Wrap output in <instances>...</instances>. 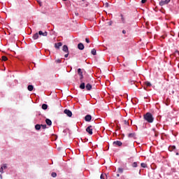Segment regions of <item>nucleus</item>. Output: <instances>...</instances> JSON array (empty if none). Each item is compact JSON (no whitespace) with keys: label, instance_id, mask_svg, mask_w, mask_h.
<instances>
[{"label":"nucleus","instance_id":"c85d7f7f","mask_svg":"<svg viewBox=\"0 0 179 179\" xmlns=\"http://www.w3.org/2000/svg\"><path fill=\"white\" fill-rule=\"evenodd\" d=\"M51 176L53 177V178H55V177H57V173L52 172V173H51Z\"/></svg>","mask_w":179,"mask_h":179},{"label":"nucleus","instance_id":"c756f323","mask_svg":"<svg viewBox=\"0 0 179 179\" xmlns=\"http://www.w3.org/2000/svg\"><path fill=\"white\" fill-rule=\"evenodd\" d=\"M0 173H1V174H3V168L2 167V165H1V167H0Z\"/></svg>","mask_w":179,"mask_h":179},{"label":"nucleus","instance_id":"39448f33","mask_svg":"<svg viewBox=\"0 0 179 179\" xmlns=\"http://www.w3.org/2000/svg\"><path fill=\"white\" fill-rule=\"evenodd\" d=\"M171 0H164L159 2L160 6H163V5H167V3H169Z\"/></svg>","mask_w":179,"mask_h":179},{"label":"nucleus","instance_id":"0eeeda50","mask_svg":"<svg viewBox=\"0 0 179 179\" xmlns=\"http://www.w3.org/2000/svg\"><path fill=\"white\" fill-rule=\"evenodd\" d=\"M120 17L122 23H123V24H125V23H127V20L125 19V17H124V15L120 14Z\"/></svg>","mask_w":179,"mask_h":179},{"label":"nucleus","instance_id":"4468645a","mask_svg":"<svg viewBox=\"0 0 179 179\" xmlns=\"http://www.w3.org/2000/svg\"><path fill=\"white\" fill-rule=\"evenodd\" d=\"M85 89L87 90H92V85H90V83L87 84L85 86Z\"/></svg>","mask_w":179,"mask_h":179},{"label":"nucleus","instance_id":"aec40b11","mask_svg":"<svg viewBox=\"0 0 179 179\" xmlns=\"http://www.w3.org/2000/svg\"><path fill=\"white\" fill-rule=\"evenodd\" d=\"M138 164H139V162H134V163L131 164V166H132V167H134V168H136V167H138Z\"/></svg>","mask_w":179,"mask_h":179},{"label":"nucleus","instance_id":"f03ea898","mask_svg":"<svg viewBox=\"0 0 179 179\" xmlns=\"http://www.w3.org/2000/svg\"><path fill=\"white\" fill-rule=\"evenodd\" d=\"M92 126H88L86 128V132H87L89 134V135H93V129H92Z\"/></svg>","mask_w":179,"mask_h":179},{"label":"nucleus","instance_id":"f257e3e1","mask_svg":"<svg viewBox=\"0 0 179 179\" xmlns=\"http://www.w3.org/2000/svg\"><path fill=\"white\" fill-rule=\"evenodd\" d=\"M144 120L147 121V122H149L150 124H152L153 121H155V117H153V115L150 113H147L143 116Z\"/></svg>","mask_w":179,"mask_h":179},{"label":"nucleus","instance_id":"4be33fe9","mask_svg":"<svg viewBox=\"0 0 179 179\" xmlns=\"http://www.w3.org/2000/svg\"><path fill=\"white\" fill-rule=\"evenodd\" d=\"M117 171H118V173H120L121 174H122V173H124V169L118 168Z\"/></svg>","mask_w":179,"mask_h":179},{"label":"nucleus","instance_id":"e433bc0d","mask_svg":"<svg viewBox=\"0 0 179 179\" xmlns=\"http://www.w3.org/2000/svg\"><path fill=\"white\" fill-rule=\"evenodd\" d=\"M122 34H127V31H125V29H123V30H122Z\"/></svg>","mask_w":179,"mask_h":179},{"label":"nucleus","instance_id":"7c9ffc66","mask_svg":"<svg viewBox=\"0 0 179 179\" xmlns=\"http://www.w3.org/2000/svg\"><path fill=\"white\" fill-rule=\"evenodd\" d=\"M55 63L56 64H61V59H56Z\"/></svg>","mask_w":179,"mask_h":179},{"label":"nucleus","instance_id":"a19ab883","mask_svg":"<svg viewBox=\"0 0 179 179\" xmlns=\"http://www.w3.org/2000/svg\"><path fill=\"white\" fill-rule=\"evenodd\" d=\"M117 177H120V175L118 173L117 174Z\"/></svg>","mask_w":179,"mask_h":179},{"label":"nucleus","instance_id":"b1692460","mask_svg":"<svg viewBox=\"0 0 179 179\" xmlns=\"http://www.w3.org/2000/svg\"><path fill=\"white\" fill-rule=\"evenodd\" d=\"M141 167H143V169H146V167H148L145 163H141Z\"/></svg>","mask_w":179,"mask_h":179},{"label":"nucleus","instance_id":"79ce46f5","mask_svg":"<svg viewBox=\"0 0 179 179\" xmlns=\"http://www.w3.org/2000/svg\"><path fill=\"white\" fill-rule=\"evenodd\" d=\"M161 37H162V38H164V36H162Z\"/></svg>","mask_w":179,"mask_h":179},{"label":"nucleus","instance_id":"7ed1b4c3","mask_svg":"<svg viewBox=\"0 0 179 179\" xmlns=\"http://www.w3.org/2000/svg\"><path fill=\"white\" fill-rule=\"evenodd\" d=\"M113 145L115 146V147H116V146H122V142H121L120 141H113Z\"/></svg>","mask_w":179,"mask_h":179},{"label":"nucleus","instance_id":"9d476101","mask_svg":"<svg viewBox=\"0 0 179 179\" xmlns=\"http://www.w3.org/2000/svg\"><path fill=\"white\" fill-rule=\"evenodd\" d=\"M62 50L64 51V52H67V53L69 52V50L68 49V45H63Z\"/></svg>","mask_w":179,"mask_h":179},{"label":"nucleus","instance_id":"4c0bfd02","mask_svg":"<svg viewBox=\"0 0 179 179\" xmlns=\"http://www.w3.org/2000/svg\"><path fill=\"white\" fill-rule=\"evenodd\" d=\"M108 24L109 26H111V24H113V21L109 22Z\"/></svg>","mask_w":179,"mask_h":179},{"label":"nucleus","instance_id":"5701e85b","mask_svg":"<svg viewBox=\"0 0 179 179\" xmlns=\"http://www.w3.org/2000/svg\"><path fill=\"white\" fill-rule=\"evenodd\" d=\"M78 75L80 76L81 75H83V73L82 72V69H78Z\"/></svg>","mask_w":179,"mask_h":179},{"label":"nucleus","instance_id":"ddd939ff","mask_svg":"<svg viewBox=\"0 0 179 179\" xmlns=\"http://www.w3.org/2000/svg\"><path fill=\"white\" fill-rule=\"evenodd\" d=\"M33 89H34V87L31 85H28L27 87V90H29V92H33Z\"/></svg>","mask_w":179,"mask_h":179},{"label":"nucleus","instance_id":"412c9836","mask_svg":"<svg viewBox=\"0 0 179 179\" xmlns=\"http://www.w3.org/2000/svg\"><path fill=\"white\" fill-rule=\"evenodd\" d=\"M1 166L3 170H6V169H8V164H1Z\"/></svg>","mask_w":179,"mask_h":179},{"label":"nucleus","instance_id":"f8f14e48","mask_svg":"<svg viewBox=\"0 0 179 179\" xmlns=\"http://www.w3.org/2000/svg\"><path fill=\"white\" fill-rule=\"evenodd\" d=\"M45 122L49 127H51V125H52V122L50 119H46Z\"/></svg>","mask_w":179,"mask_h":179},{"label":"nucleus","instance_id":"ea45409f","mask_svg":"<svg viewBox=\"0 0 179 179\" xmlns=\"http://www.w3.org/2000/svg\"><path fill=\"white\" fill-rule=\"evenodd\" d=\"M76 16H78V15H79V13H76Z\"/></svg>","mask_w":179,"mask_h":179},{"label":"nucleus","instance_id":"dca6fc26","mask_svg":"<svg viewBox=\"0 0 179 179\" xmlns=\"http://www.w3.org/2000/svg\"><path fill=\"white\" fill-rule=\"evenodd\" d=\"M35 129H36V131H40V129H41V125L36 124L35 125Z\"/></svg>","mask_w":179,"mask_h":179},{"label":"nucleus","instance_id":"f704fd0d","mask_svg":"<svg viewBox=\"0 0 179 179\" xmlns=\"http://www.w3.org/2000/svg\"><path fill=\"white\" fill-rule=\"evenodd\" d=\"M66 54L64 55L65 58H68V56L69 55V52H66Z\"/></svg>","mask_w":179,"mask_h":179},{"label":"nucleus","instance_id":"f3484780","mask_svg":"<svg viewBox=\"0 0 179 179\" xmlns=\"http://www.w3.org/2000/svg\"><path fill=\"white\" fill-rule=\"evenodd\" d=\"M85 87H86V85H85V83H82L80 85V89H81L82 90H83V89H85Z\"/></svg>","mask_w":179,"mask_h":179},{"label":"nucleus","instance_id":"2eb2a0df","mask_svg":"<svg viewBox=\"0 0 179 179\" xmlns=\"http://www.w3.org/2000/svg\"><path fill=\"white\" fill-rule=\"evenodd\" d=\"M32 38L34 40H37L38 38V33H36L35 34H34Z\"/></svg>","mask_w":179,"mask_h":179},{"label":"nucleus","instance_id":"72a5a7b5","mask_svg":"<svg viewBox=\"0 0 179 179\" xmlns=\"http://www.w3.org/2000/svg\"><path fill=\"white\" fill-rule=\"evenodd\" d=\"M85 41H86V43H90V40H89V38H85Z\"/></svg>","mask_w":179,"mask_h":179},{"label":"nucleus","instance_id":"6e6552de","mask_svg":"<svg viewBox=\"0 0 179 179\" xmlns=\"http://www.w3.org/2000/svg\"><path fill=\"white\" fill-rule=\"evenodd\" d=\"M78 50H85V45H83V43H80L78 45Z\"/></svg>","mask_w":179,"mask_h":179},{"label":"nucleus","instance_id":"cd10ccee","mask_svg":"<svg viewBox=\"0 0 179 179\" xmlns=\"http://www.w3.org/2000/svg\"><path fill=\"white\" fill-rule=\"evenodd\" d=\"M1 59L2 61H8V57H6V56H2Z\"/></svg>","mask_w":179,"mask_h":179},{"label":"nucleus","instance_id":"9b49d317","mask_svg":"<svg viewBox=\"0 0 179 179\" xmlns=\"http://www.w3.org/2000/svg\"><path fill=\"white\" fill-rule=\"evenodd\" d=\"M39 36H43L44 37H47V31L43 32V31H39L38 34Z\"/></svg>","mask_w":179,"mask_h":179},{"label":"nucleus","instance_id":"6ab92c4d","mask_svg":"<svg viewBox=\"0 0 179 179\" xmlns=\"http://www.w3.org/2000/svg\"><path fill=\"white\" fill-rule=\"evenodd\" d=\"M128 138H135V133H130L128 134Z\"/></svg>","mask_w":179,"mask_h":179},{"label":"nucleus","instance_id":"a211bd4d","mask_svg":"<svg viewBox=\"0 0 179 179\" xmlns=\"http://www.w3.org/2000/svg\"><path fill=\"white\" fill-rule=\"evenodd\" d=\"M47 108H48V105L45 104V103H43L42 105V109L43 110H47Z\"/></svg>","mask_w":179,"mask_h":179},{"label":"nucleus","instance_id":"2f4dec72","mask_svg":"<svg viewBox=\"0 0 179 179\" xmlns=\"http://www.w3.org/2000/svg\"><path fill=\"white\" fill-rule=\"evenodd\" d=\"M41 127H42L43 129H45V128H47L46 124H41Z\"/></svg>","mask_w":179,"mask_h":179},{"label":"nucleus","instance_id":"393cba45","mask_svg":"<svg viewBox=\"0 0 179 179\" xmlns=\"http://www.w3.org/2000/svg\"><path fill=\"white\" fill-rule=\"evenodd\" d=\"M145 86H147V87H150V86H152V84L150 82H145Z\"/></svg>","mask_w":179,"mask_h":179},{"label":"nucleus","instance_id":"37998d69","mask_svg":"<svg viewBox=\"0 0 179 179\" xmlns=\"http://www.w3.org/2000/svg\"><path fill=\"white\" fill-rule=\"evenodd\" d=\"M155 136H157V134H155Z\"/></svg>","mask_w":179,"mask_h":179},{"label":"nucleus","instance_id":"58836bf2","mask_svg":"<svg viewBox=\"0 0 179 179\" xmlns=\"http://www.w3.org/2000/svg\"><path fill=\"white\" fill-rule=\"evenodd\" d=\"M0 178L2 179V174H0Z\"/></svg>","mask_w":179,"mask_h":179},{"label":"nucleus","instance_id":"473e14b6","mask_svg":"<svg viewBox=\"0 0 179 179\" xmlns=\"http://www.w3.org/2000/svg\"><path fill=\"white\" fill-rule=\"evenodd\" d=\"M83 74L80 76V82H83Z\"/></svg>","mask_w":179,"mask_h":179},{"label":"nucleus","instance_id":"c9c22d12","mask_svg":"<svg viewBox=\"0 0 179 179\" xmlns=\"http://www.w3.org/2000/svg\"><path fill=\"white\" fill-rule=\"evenodd\" d=\"M148 0H141V3H146Z\"/></svg>","mask_w":179,"mask_h":179},{"label":"nucleus","instance_id":"423d86ee","mask_svg":"<svg viewBox=\"0 0 179 179\" xmlns=\"http://www.w3.org/2000/svg\"><path fill=\"white\" fill-rule=\"evenodd\" d=\"M85 120L87 122H90L92 121V115H87L85 117Z\"/></svg>","mask_w":179,"mask_h":179},{"label":"nucleus","instance_id":"bb28decb","mask_svg":"<svg viewBox=\"0 0 179 179\" xmlns=\"http://www.w3.org/2000/svg\"><path fill=\"white\" fill-rule=\"evenodd\" d=\"M91 54H92V55H96V52L95 49H92V50Z\"/></svg>","mask_w":179,"mask_h":179},{"label":"nucleus","instance_id":"20e7f679","mask_svg":"<svg viewBox=\"0 0 179 179\" xmlns=\"http://www.w3.org/2000/svg\"><path fill=\"white\" fill-rule=\"evenodd\" d=\"M64 114L67 115V117H72V111L69 109H65L64 110Z\"/></svg>","mask_w":179,"mask_h":179},{"label":"nucleus","instance_id":"1a4fd4ad","mask_svg":"<svg viewBox=\"0 0 179 179\" xmlns=\"http://www.w3.org/2000/svg\"><path fill=\"white\" fill-rule=\"evenodd\" d=\"M55 48H57V50H59V48H60V47H62V43L59 42V43H55Z\"/></svg>","mask_w":179,"mask_h":179},{"label":"nucleus","instance_id":"c03bdc74","mask_svg":"<svg viewBox=\"0 0 179 179\" xmlns=\"http://www.w3.org/2000/svg\"><path fill=\"white\" fill-rule=\"evenodd\" d=\"M176 155H178V153H176Z\"/></svg>","mask_w":179,"mask_h":179},{"label":"nucleus","instance_id":"a878e982","mask_svg":"<svg viewBox=\"0 0 179 179\" xmlns=\"http://www.w3.org/2000/svg\"><path fill=\"white\" fill-rule=\"evenodd\" d=\"M169 149L171 152L172 150H174L176 149V145H173L171 147H169Z\"/></svg>","mask_w":179,"mask_h":179}]
</instances>
